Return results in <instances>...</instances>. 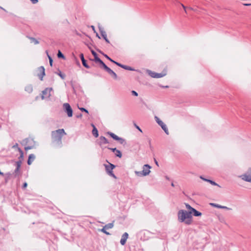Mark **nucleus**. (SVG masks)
I'll return each instance as SVG.
<instances>
[{"label":"nucleus","mask_w":251,"mask_h":251,"mask_svg":"<svg viewBox=\"0 0 251 251\" xmlns=\"http://www.w3.org/2000/svg\"><path fill=\"white\" fill-rule=\"evenodd\" d=\"M178 220L180 222H184L187 225H191L193 223L192 215L191 210L186 211L180 210L177 214Z\"/></svg>","instance_id":"1"},{"label":"nucleus","mask_w":251,"mask_h":251,"mask_svg":"<svg viewBox=\"0 0 251 251\" xmlns=\"http://www.w3.org/2000/svg\"><path fill=\"white\" fill-rule=\"evenodd\" d=\"M66 133L63 129H59L51 132V138L54 142H61L62 138Z\"/></svg>","instance_id":"2"},{"label":"nucleus","mask_w":251,"mask_h":251,"mask_svg":"<svg viewBox=\"0 0 251 251\" xmlns=\"http://www.w3.org/2000/svg\"><path fill=\"white\" fill-rule=\"evenodd\" d=\"M151 167L149 165H145L142 171H136L135 174L139 176H146L150 174Z\"/></svg>","instance_id":"3"},{"label":"nucleus","mask_w":251,"mask_h":251,"mask_svg":"<svg viewBox=\"0 0 251 251\" xmlns=\"http://www.w3.org/2000/svg\"><path fill=\"white\" fill-rule=\"evenodd\" d=\"M52 90V88H46L42 92L41 98L42 100L48 99L51 96L50 92Z\"/></svg>","instance_id":"4"},{"label":"nucleus","mask_w":251,"mask_h":251,"mask_svg":"<svg viewBox=\"0 0 251 251\" xmlns=\"http://www.w3.org/2000/svg\"><path fill=\"white\" fill-rule=\"evenodd\" d=\"M185 206L188 210H191V215L193 214V215L195 216H201L202 214L201 212L197 211L195 208H193L191 205H190L189 204L185 203Z\"/></svg>","instance_id":"5"},{"label":"nucleus","mask_w":251,"mask_h":251,"mask_svg":"<svg viewBox=\"0 0 251 251\" xmlns=\"http://www.w3.org/2000/svg\"><path fill=\"white\" fill-rule=\"evenodd\" d=\"M37 75L41 80H43V77L45 75V70L44 67L41 66L37 69Z\"/></svg>","instance_id":"6"},{"label":"nucleus","mask_w":251,"mask_h":251,"mask_svg":"<svg viewBox=\"0 0 251 251\" xmlns=\"http://www.w3.org/2000/svg\"><path fill=\"white\" fill-rule=\"evenodd\" d=\"M63 107L65 109V111L67 112L68 116L69 117H72L73 110L70 104L68 103H65L63 104Z\"/></svg>","instance_id":"7"},{"label":"nucleus","mask_w":251,"mask_h":251,"mask_svg":"<svg viewBox=\"0 0 251 251\" xmlns=\"http://www.w3.org/2000/svg\"><path fill=\"white\" fill-rule=\"evenodd\" d=\"M240 177L246 181L251 182V169H250L248 172L242 175Z\"/></svg>","instance_id":"8"},{"label":"nucleus","mask_w":251,"mask_h":251,"mask_svg":"<svg viewBox=\"0 0 251 251\" xmlns=\"http://www.w3.org/2000/svg\"><path fill=\"white\" fill-rule=\"evenodd\" d=\"M26 143L27 144V146L25 147V150H27L32 149L34 146V141L32 139L29 138L25 140Z\"/></svg>","instance_id":"9"},{"label":"nucleus","mask_w":251,"mask_h":251,"mask_svg":"<svg viewBox=\"0 0 251 251\" xmlns=\"http://www.w3.org/2000/svg\"><path fill=\"white\" fill-rule=\"evenodd\" d=\"M114 140L119 141L121 144H123L124 142V140L120 137H119L118 136L115 135L114 133L112 132H108L107 133Z\"/></svg>","instance_id":"10"},{"label":"nucleus","mask_w":251,"mask_h":251,"mask_svg":"<svg viewBox=\"0 0 251 251\" xmlns=\"http://www.w3.org/2000/svg\"><path fill=\"white\" fill-rule=\"evenodd\" d=\"M128 237V234L127 233L125 232L123 234V235L122 236L121 239L120 240V243L121 245H125L126 240Z\"/></svg>","instance_id":"11"},{"label":"nucleus","mask_w":251,"mask_h":251,"mask_svg":"<svg viewBox=\"0 0 251 251\" xmlns=\"http://www.w3.org/2000/svg\"><path fill=\"white\" fill-rule=\"evenodd\" d=\"M106 71L109 75H110L112 76H113L115 79H116L117 77V75L115 72H114L111 69H110L108 67H106V68L104 69Z\"/></svg>","instance_id":"12"},{"label":"nucleus","mask_w":251,"mask_h":251,"mask_svg":"<svg viewBox=\"0 0 251 251\" xmlns=\"http://www.w3.org/2000/svg\"><path fill=\"white\" fill-rule=\"evenodd\" d=\"M105 167L107 173L111 172L115 168V166L112 164L109 163V165H105Z\"/></svg>","instance_id":"13"},{"label":"nucleus","mask_w":251,"mask_h":251,"mask_svg":"<svg viewBox=\"0 0 251 251\" xmlns=\"http://www.w3.org/2000/svg\"><path fill=\"white\" fill-rule=\"evenodd\" d=\"M80 57L81 60L83 65L86 68H89V66L87 64L86 61L85 60L83 53L80 54Z\"/></svg>","instance_id":"14"},{"label":"nucleus","mask_w":251,"mask_h":251,"mask_svg":"<svg viewBox=\"0 0 251 251\" xmlns=\"http://www.w3.org/2000/svg\"><path fill=\"white\" fill-rule=\"evenodd\" d=\"M95 62L99 63L103 68L104 69L106 68V67H107L104 62L100 60L99 57H97L96 59L94 60Z\"/></svg>","instance_id":"15"},{"label":"nucleus","mask_w":251,"mask_h":251,"mask_svg":"<svg viewBox=\"0 0 251 251\" xmlns=\"http://www.w3.org/2000/svg\"><path fill=\"white\" fill-rule=\"evenodd\" d=\"M95 62L99 63L103 68L104 69L106 68V67H107L104 62L100 60L99 57H97L96 59L94 60Z\"/></svg>","instance_id":"16"},{"label":"nucleus","mask_w":251,"mask_h":251,"mask_svg":"<svg viewBox=\"0 0 251 251\" xmlns=\"http://www.w3.org/2000/svg\"><path fill=\"white\" fill-rule=\"evenodd\" d=\"M95 62L99 63L103 68L104 69L106 68V67H107L104 62L100 60L99 57H97L96 59L94 60Z\"/></svg>","instance_id":"17"},{"label":"nucleus","mask_w":251,"mask_h":251,"mask_svg":"<svg viewBox=\"0 0 251 251\" xmlns=\"http://www.w3.org/2000/svg\"><path fill=\"white\" fill-rule=\"evenodd\" d=\"M93 127L92 134L95 137H98L99 136L98 131L95 126L93 125H91Z\"/></svg>","instance_id":"18"},{"label":"nucleus","mask_w":251,"mask_h":251,"mask_svg":"<svg viewBox=\"0 0 251 251\" xmlns=\"http://www.w3.org/2000/svg\"><path fill=\"white\" fill-rule=\"evenodd\" d=\"M35 158V156L34 154H30L28 157L27 164L30 165L32 163V162L34 160Z\"/></svg>","instance_id":"19"},{"label":"nucleus","mask_w":251,"mask_h":251,"mask_svg":"<svg viewBox=\"0 0 251 251\" xmlns=\"http://www.w3.org/2000/svg\"><path fill=\"white\" fill-rule=\"evenodd\" d=\"M115 64H116L117 65L122 67V68L126 69V70H133V69L131 67L127 66L122 65L118 62H115Z\"/></svg>","instance_id":"20"},{"label":"nucleus","mask_w":251,"mask_h":251,"mask_svg":"<svg viewBox=\"0 0 251 251\" xmlns=\"http://www.w3.org/2000/svg\"><path fill=\"white\" fill-rule=\"evenodd\" d=\"M100 145H103V144H106L109 143L108 140H107V139L103 136H101L100 138Z\"/></svg>","instance_id":"21"},{"label":"nucleus","mask_w":251,"mask_h":251,"mask_svg":"<svg viewBox=\"0 0 251 251\" xmlns=\"http://www.w3.org/2000/svg\"><path fill=\"white\" fill-rule=\"evenodd\" d=\"M100 34H101V35L102 36V37L103 38V39L105 40V41L107 43H109L110 42L107 38V34H106V32L105 31L101 30V31H100Z\"/></svg>","instance_id":"22"},{"label":"nucleus","mask_w":251,"mask_h":251,"mask_svg":"<svg viewBox=\"0 0 251 251\" xmlns=\"http://www.w3.org/2000/svg\"><path fill=\"white\" fill-rule=\"evenodd\" d=\"M167 74V71L166 70L164 71L161 73H156V77L155 78H160L165 76Z\"/></svg>","instance_id":"23"},{"label":"nucleus","mask_w":251,"mask_h":251,"mask_svg":"<svg viewBox=\"0 0 251 251\" xmlns=\"http://www.w3.org/2000/svg\"><path fill=\"white\" fill-rule=\"evenodd\" d=\"M201 179H202L203 180H205V181H208V182H210L212 185H217V186H219V185L218 184H217L216 182H215L214 181H213L212 180L203 178L201 176Z\"/></svg>","instance_id":"24"},{"label":"nucleus","mask_w":251,"mask_h":251,"mask_svg":"<svg viewBox=\"0 0 251 251\" xmlns=\"http://www.w3.org/2000/svg\"><path fill=\"white\" fill-rule=\"evenodd\" d=\"M211 204L212 205L214 206V207H217V208H223V209H228V208H227L226 206H221V205H218V204H214V203H211Z\"/></svg>","instance_id":"25"},{"label":"nucleus","mask_w":251,"mask_h":251,"mask_svg":"<svg viewBox=\"0 0 251 251\" xmlns=\"http://www.w3.org/2000/svg\"><path fill=\"white\" fill-rule=\"evenodd\" d=\"M148 74L152 77L155 78L156 73L155 72H152L151 71H148Z\"/></svg>","instance_id":"26"},{"label":"nucleus","mask_w":251,"mask_h":251,"mask_svg":"<svg viewBox=\"0 0 251 251\" xmlns=\"http://www.w3.org/2000/svg\"><path fill=\"white\" fill-rule=\"evenodd\" d=\"M114 226L113 223H109L106 225L104 227L106 229L112 228Z\"/></svg>","instance_id":"27"},{"label":"nucleus","mask_w":251,"mask_h":251,"mask_svg":"<svg viewBox=\"0 0 251 251\" xmlns=\"http://www.w3.org/2000/svg\"><path fill=\"white\" fill-rule=\"evenodd\" d=\"M161 127H162V128L164 130V131L167 134H169V131H168V129L167 128L166 125L165 124L163 125Z\"/></svg>","instance_id":"28"},{"label":"nucleus","mask_w":251,"mask_h":251,"mask_svg":"<svg viewBox=\"0 0 251 251\" xmlns=\"http://www.w3.org/2000/svg\"><path fill=\"white\" fill-rule=\"evenodd\" d=\"M115 152H116L115 154L117 156H118L120 158L122 157V154L121 152L119 150H117Z\"/></svg>","instance_id":"29"},{"label":"nucleus","mask_w":251,"mask_h":251,"mask_svg":"<svg viewBox=\"0 0 251 251\" xmlns=\"http://www.w3.org/2000/svg\"><path fill=\"white\" fill-rule=\"evenodd\" d=\"M57 56L59 58H60V57L63 58H64V55L61 53V52L60 50L58 51V52L57 54Z\"/></svg>","instance_id":"30"},{"label":"nucleus","mask_w":251,"mask_h":251,"mask_svg":"<svg viewBox=\"0 0 251 251\" xmlns=\"http://www.w3.org/2000/svg\"><path fill=\"white\" fill-rule=\"evenodd\" d=\"M91 52H92V54L94 55V56L95 57L94 60H96V58L98 57L97 53L95 51H94L93 50H91Z\"/></svg>","instance_id":"31"},{"label":"nucleus","mask_w":251,"mask_h":251,"mask_svg":"<svg viewBox=\"0 0 251 251\" xmlns=\"http://www.w3.org/2000/svg\"><path fill=\"white\" fill-rule=\"evenodd\" d=\"M47 53L48 54V52L47 51ZM48 57H49V61H50V64L51 66H52V59L51 58V57L48 54Z\"/></svg>","instance_id":"32"},{"label":"nucleus","mask_w":251,"mask_h":251,"mask_svg":"<svg viewBox=\"0 0 251 251\" xmlns=\"http://www.w3.org/2000/svg\"><path fill=\"white\" fill-rule=\"evenodd\" d=\"M101 231L102 232H103L105 234H106V235H110V233L106 231V228H104V227L101 229Z\"/></svg>","instance_id":"33"},{"label":"nucleus","mask_w":251,"mask_h":251,"mask_svg":"<svg viewBox=\"0 0 251 251\" xmlns=\"http://www.w3.org/2000/svg\"><path fill=\"white\" fill-rule=\"evenodd\" d=\"M104 56L107 58L109 60H110L111 62L115 63V62H116V61H114L113 60H112V59H111L106 54H104Z\"/></svg>","instance_id":"34"},{"label":"nucleus","mask_w":251,"mask_h":251,"mask_svg":"<svg viewBox=\"0 0 251 251\" xmlns=\"http://www.w3.org/2000/svg\"><path fill=\"white\" fill-rule=\"evenodd\" d=\"M78 108L82 111H84L85 112H86V113L88 114V111L87 110H86V109H85L84 108H82V107H78Z\"/></svg>","instance_id":"35"},{"label":"nucleus","mask_w":251,"mask_h":251,"mask_svg":"<svg viewBox=\"0 0 251 251\" xmlns=\"http://www.w3.org/2000/svg\"><path fill=\"white\" fill-rule=\"evenodd\" d=\"M31 39L32 40L33 42H34V43L35 44H39V42L36 40L35 39V38H31Z\"/></svg>","instance_id":"36"},{"label":"nucleus","mask_w":251,"mask_h":251,"mask_svg":"<svg viewBox=\"0 0 251 251\" xmlns=\"http://www.w3.org/2000/svg\"><path fill=\"white\" fill-rule=\"evenodd\" d=\"M18 151H19V152H20V153H21V155H20V158H21V159H22V158H23V152H22V151H21V149H18Z\"/></svg>","instance_id":"37"},{"label":"nucleus","mask_w":251,"mask_h":251,"mask_svg":"<svg viewBox=\"0 0 251 251\" xmlns=\"http://www.w3.org/2000/svg\"><path fill=\"white\" fill-rule=\"evenodd\" d=\"M158 124L161 126H162L163 125L165 124L162 121H159Z\"/></svg>","instance_id":"38"},{"label":"nucleus","mask_w":251,"mask_h":251,"mask_svg":"<svg viewBox=\"0 0 251 251\" xmlns=\"http://www.w3.org/2000/svg\"><path fill=\"white\" fill-rule=\"evenodd\" d=\"M30 1L32 2V3L35 4L37 3L38 1V0H30Z\"/></svg>","instance_id":"39"},{"label":"nucleus","mask_w":251,"mask_h":251,"mask_svg":"<svg viewBox=\"0 0 251 251\" xmlns=\"http://www.w3.org/2000/svg\"><path fill=\"white\" fill-rule=\"evenodd\" d=\"M131 93H132V94L133 95H134V96H138V94H137V93L136 92H135V91H132L131 92Z\"/></svg>","instance_id":"40"},{"label":"nucleus","mask_w":251,"mask_h":251,"mask_svg":"<svg viewBox=\"0 0 251 251\" xmlns=\"http://www.w3.org/2000/svg\"><path fill=\"white\" fill-rule=\"evenodd\" d=\"M20 162H17V171H18V168L20 166Z\"/></svg>","instance_id":"41"},{"label":"nucleus","mask_w":251,"mask_h":251,"mask_svg":"<svg viewBox=\"0 0 251 251\" xmlns=\"http://www.w3.org/2000/svg\"><path fill=\"white\" fill-rule=\"evenodd\" d=\"M107 173H108V174L109 176H113V175H114V174H113V171L109 172H108Z\"/></svg>","instance_id":"42"},{"label":"nucleus","mask_w":251,"mask_h":251,"mask_svg":"<svg viewBox=\"0 0 251 251\" xmlns=\"http://www.w3.org/2000/svg\"><path fill=\"white\" fill-rule=\"evenodd\" d=\"M107 173H108V174L109 176H113V175H114V174H113V171L109 172H108Z\"/></svg>","instance_id":"43"},{"label":"nucleus","mask_w":251,"mask_h":251,"mask_svg":"<svg viewBox=\"0 0 251 251\" xmlns=\"http://www.w3.org/2000/svg\"><path fill=\"white\" fill-rule=\"evenodd\" d=\"M27 183H26V182L24 183V184L23 185V188L24 189H25L27 187Z\"/></svg>","instance_id":"44"},{"label":"nucleus","mask_w":251,"mask_h":251,"mask_svg":"<svg viewBox=\"0 0 251 251\" xmlns=\"http://www.w3.org/2000/svg\"><path fill=\"white\" fill-rule=\"evenodd\" d=\"M155 118L156 121V122H157V123H158V122H159V121H161V120H160L158 117H155Z\"/></svg>","instance_id":"45"},{"label":"nucleus","mask_w":251,"mask_h":251,"mask_svg":"<svg viewBox=\"0 0 251 251\" xmlns=\"http://www.w3.org/2000/svg\"><path fill=\"white\" fill-rule=\"evenodd\" d=\"M109 149L112 150L113 152L116 151L117 150L116 148H109Z\"/></svg>","instance_id":"46"},{"label":"nucleus","mask_w":251,"mask_h":251,"mask_svg":"<svg viewBox=\"0 0 251 251\" xmlns=\"http://www.w3.org/2000/svg\"><path fill=\"white\" fill-rule=\"evenodd\" d=\"M135 126L141 132H142V130L140 129V128L138 126H137L136 125H135Z\"/></svg>","instance_id":"47"},{"label":"nucleus","mask_w":251,"mask_h":251,"mask_svg":"<svg viewBox=\"0 0 251 251\" xmlns=\"http://www.w3.org/2000/svg\"><path fill=\"white\" fill-rule=\"evenodd\" d=\"M59 75L60 76V77L64 79V75H62L61 74H59Z\"/></svg>","instance_id":"48"},{"label":"nucleus","mask_w":251,"mask_h":251,"mask_svg":"<svg viewBox=\"0 0 251 251\" xmlns=\"http://www.w3.org/2000/svg\"><path fill=\"white\" fill-rule=\"evenodd\" d=\"M244 5L246 6H250V5H251V3H245V4H244Z\"/></svg>","instance_id":"49"},{"label":"nucleus","mask_w":251,"mask_h":251,"mask_svg":"<svg viewBox=\"0 0 251 251\" xmlns=\"http://www.w3.org/2000/svg\"><path fill=\"white\" fill-rule=\"evenodd\" d=\"M182 6L183 7V8H184V9L185 10V11H186L185 9H186V7L185 6L183 5V4H182ZM186 12V11H185Z\"/></svg>","instance_id":"50"},{"label":"nucleus","mask_w":251,"mask_h":251,"mask_svg":"<svg viewBox=\"0 0 251 251\" xmlns=\"http://www.w3.org/2000/svg\"><path fill=\"white\" fill-rule=\"evenodd\" d=\"M182 6L183 7V8H184V9L185 10V11H186L185 9H186V7L185 6L183 5V4H182ZM186 12V11H185Z\"/></svg>","instance_id":"51"},{"label":"nucleus","mask_w":251,"mask_h":251,"mask_svg":"<svg viewBox=\"0 0 251 251\" xmlns=\"http://www.w3.org/2000/svg\"><path fill=\"white\" fill-rule=\"evenodd\" d=\"M155 164H156L157 166H158V162H157V161L156 160H155Z\"/></svg>","instance_id":"52"},{"label":"nucleus","mask_w":251,"mask_h":251,"mask_svg":"<svg viewBox=\"0 0 251 251\" xmlns=\"http://www.w3.org/2000/svg\"><path fill=\"white\" fill-rule=\"evenodd\" d=\"M0 8H1V9L5 11H6L5 9H4L3 8L1 7V6H0Z\"/></svg>","instance_id":"53"},{"label":"nucleus","mask_w":251,"mask_h":251,"mask_svg":"<svg viewBox=\"0 0 251 251\" xmlns=\"http://www.w3.org/2000/svg\"><path fill=\"white\" fill-rule=\"evenodd\" d=\"M112 176L115 178H116V176H115V175H113V176Z\"/></svg>","instance_id":"54"},{"label":"nucleus","mask_w":251,"mask_h":251,"mask_svg":"<svg viewBox=\"0 0 251 251\" xmlns=\"http://www.w3.org/2000/svg\"><path fill=\"white\" fill-rule=\"evenodd\" d=\"M91 27H92V29H93V30H94V29H95V27H94V26L92 25V26H91Z\"/></svg>","instance_id":"55"},{"label":"nucleus","mask_w":251,"mask_h":251,"mask_svg":"<svg viewBox=\"0 0 251 251\" xmlns=\"http://www.w3.org/2000/svg\"><path fill=\"white\" fill-rule=\"evenodd\" d=\"M0 175H3V173H2V172H1L0 171Z\"/></svg>","instance_id":"56"},{"label":"nucleus","mask_w":251,"mask_h":251,"mask_svg":"<svg viewBox=\"0 0 251 251\" xmlns=\"http://www.w3.org/2000/svg\"><path fill=\"white\" fill-rule=\"evenodd\" d=\"M171 185H172V186H173V187H174V183H172Z\"/></svg>","instance_id":"57"},{"label":"nucleus","mask_w":251,"mask_h":251,"mask_svg":"<svg viewBox=\"0 0 251 251\" xmlns=\"http://www.w3.org/2000/svg\"><path fill=\"white\" fill-rule=\"evenodd\" d=\"M16 147V145H13V148H15Z\"/></svg>","instance_id":"58"}]
</instances>
